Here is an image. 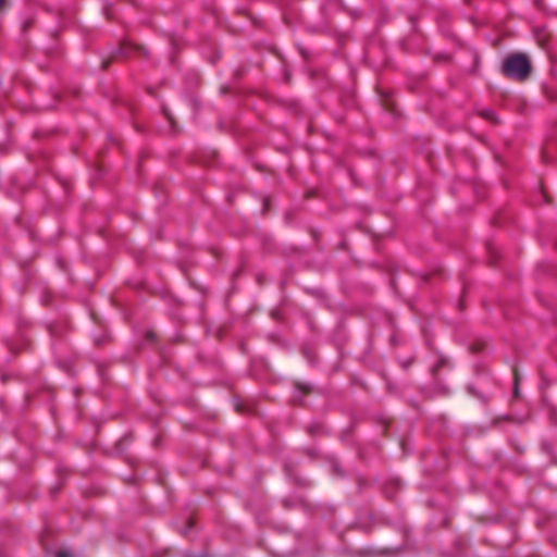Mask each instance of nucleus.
Masks as SVG:
<instances>
[{"label":"nucleus","mask_w":557,"mask_h":557,"mask_svg":"<svg viewBox=\"0 0 557 557\" xmlns=\"http://www.w3.org/2000/svg\"><path fill=\"white\" fill-rule=\"evenodd\" d=\"M531 66L528 58L516 53L507 57L503 63V73L511 78L523 79L530 73Z\"/></svg>","instance_id":"obj_1"},{"label":"nucleus","mask_w":557,"mask_h":557,"mask_svg":"<svg viewBox=\"0 0 557 557\" xmlns=\"http://www.w3.org/2000/svg\"><path fill=\"white\" fill-rule=\"evenodd\" d=\"M481 115L482 117L493 122V123H497L498 120H497V116H496V113L493 109H484L481 111Z\"/></svg>","instance_id":"obj_2"},{"label":"nucleus","mask_w":557,"mask_h":557,"mask_svg":"<svg viewBox=\"0 0 557 557\" xmlns=\"http://www.w3.org/2000/svg\"><path fill=\"white\" fill-rule=\"evenodd\" d=\"M57 557H73L69 552H59Z\"/></svg>","instance_id":"obj_3"},{"label":"nucleus","mask_w":557,"mask_h":557,"mask_svg":"<svg viewBox=\"0 0 557 557\" xmlns=\"http://www.w3.org/2000/svg\"><path fill=\"white\" fill-rule=\"evenodd\" d=\"M515 383H516V385L518 384L517 377L515 379ZM515 395L518 396V387L517 386L515 387Z\"/></svg>","instance_id":"obj_4"},{"label":"nucleus","mask_w":557,"mask_h":557,"mask_svg":"<svg viewBox=\"0 0 557 557\" xmlns=\"http://www.w3.org/2000/svg\"><path fill=\"white\" fill-rule=\"evenodd\" d=\"M4 0H0V7L3 4Z\"/></svg>","instance_id":"obj_5"}]
</instances>
